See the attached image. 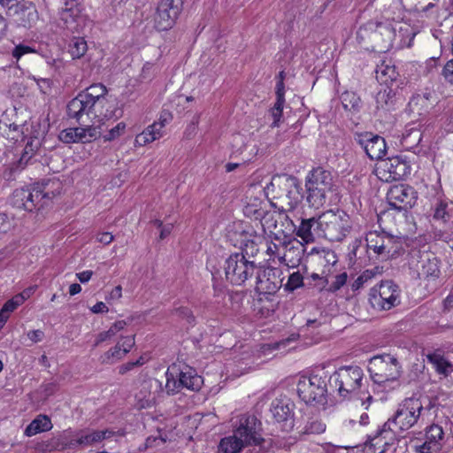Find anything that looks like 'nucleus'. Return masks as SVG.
Wrapping results in <instances>:
<instances>
[{
  "instance_id": "f257e3e1",
  "label": "nucleus",
  "mask_w": 453,
  "mask_h": 453,
  "mask_svg": "<svg viewBox=\"0 0 453 453\" xmlns=\"http://www.w3.org/2000/svg\"><path fill=\"white\" fill-rule=\"evenodd\" d=\"M330 389L343 399L358 398L367 410L373 397L365 388L364 372L357 365H346L329 375Z\"/></svg>"
},
{
  "instance_id": "f03ea898",
  "label": "nucleus",
  "mask_w": 453,
  "mask_h": 453,
  "mask_svg": "<svg viewBox=\"0 0 453 453\" xmlns=\"http://www.w3.org/2000/svg\"><path fill=\"white\" fill-rule=\"evenodd\" d=\"M336 191L332 173L321 166L311 170L305 179V201L310 207H323Z\"/></svg>"
},
{
  "instance_id": "7ed1b4c3",
  "label": "nucleus",
  "mask_w": 453,
  "mask_h": 453,
  "mask_svg": "<svg viewBox=\"0 0 453 453\" xmlns=\"http://www.w3.org/2000/svg\"><path fill=\"white\" fill-rule=\"evenodd\" d=\"M116 110L103 108L84 93H79L67 104V116L75 119L79 124L88 121L104 124L105 119L117 117Z\"/></svg>"
},
{
  "instance_id": "20e7f679",
  "label": "nucleus",
  "mask_w": 453,
  "mask_h": 453,
  "mask_svg": "<svg viewBox=\"0 0 453 453\" xmlns=\"http://www.w3.org/2000/svg\"><path fill=\"white\" fill-rule=\"evenodd\" d=\"M423 410L419 398H406L399 404L395 415L384 423L380 434L392 437V432L396 435L398 432L410 429L418 422Z\"/></svg>"
},
{
  "instance_id": "39448f33",
  "label": "nucleus",
  "mask_w": 453,
  "mask_h": 453,
  "mask_svg": "<svg viewBox=\"0 0 453 453\" xmlns=\"http://www.w3.org/2000/svg\"><path fill=\"white\" fill-rule=\"evenodd\" d=\"M330 389L329 374L323 369L310 376H302L296 385L298 396L306 404H325Z\"/></svg>"
},
{
  "instance_id": "423d86ee",
  "label": "nucleus",
  "mask_w": 453,
  "mask_h": 453,
  "mask_svg": "<svg viewBox=\"0 0 453 453\" xmlns=\"http://www.w3.org/2000/svg\"><path fill=\"white\" fill-rule=\"evenodd\" d=\"M319 237L330 242H341L352 230V221L349 214L342 210H329L318 218Z\"/></svg>"
},
{
  "instance_id": "0eeeda50",
  "label": "nucleus",
  "mask_w": 453,
  "mask_h": 453,
  "mask_svg": "<svg viewBox=\"0 0 453 453\" xmlns=\"http://www.w3.org/2000/svg\"><path fill=\"white\" fill-rule=\"evenodd\" d=\"M401 368L397 358L387 353L372 357L368 364L371 379L376 384L396 380L401 376Z\"/></svg>"
},
{
  "instance_id": "6e6552de",
  "label": "nucleus",
  "mask_w": 453,
  "mask_h": 453,
  "mask_svg": "<svg viewBox=\"0 0 453 453\" xmlns=\"http://www.w3.org/2000/svg\"><path fill=\"white\" fill-rule=\"evenodd\" d=\"M50 184V181H47L46 183L37 184L31 188L16 189L12 198L13 206L33 211L37 208V203H33V197H35V199L41 197V200H43L40 207L47 206L49 202L59 194V191L50 190L48 188Z\"/></svg>"
},
{
  "instance_id": "1a4fd4ad",
  "label": "nucleus",
  "mask_w": 453,
  "mask_h": 453,
  "mask_svg": "<svg viewBox=\"0 0 453 453\" xmlns=\"http://www.w3.org/2000/svg\"><path fill=\"white\" fill-rule=\"evenodd\" d=\"M257 267L254 261H250L245 255L234 253L225 261V275L231 284L241 286L252 277Z\"/></svg>"
},
{
  "instance_id": "9d476101",
  "label": "nucleus",
  "mask_w": 453,
  "mask_h": 453,
  "mask_svg": "<svg viewBox=\"0 0 453 453\" xmlns=\"http://www.w3.org/2000/svg\"><path fill=\"white\" fill-rule=\"evenodd\" d=\"M369 303L375 310H390L400 303L398 287L392 280L382 281L371 289Z\"/></svg>"
},
{
  "instance_id": "9b49d317",
  "label": "nucleus",
  "mask_w": 453,
  "mask_h": 453,
  "mask_svg": "<svg viewBox=\"0 0 453 453\" xmlns=\"http://www.w3.org/2000/svg\"><path fill=\"white\" fill-rule=\"evenodd\" d=\"M377 177L385 182L398 180L411 173V165L403 156H394L381 159L376 165Z\"/></svg>"
},
{
  "instance_id": "f8f14e48",
  "label": "nucleus",
  "mask_w": 453,
  "mask_h": 453,
  "mask_svg": "<svg viewBox=\"0 0 453 453\" xmlns=\"http://www.w3.org/2000/svg\"><path fill=\"white\" fill-rule=\"evenodd\" d=\"M262 424L254 415H242L234 433L246 446L260 445L264 441L262 437Z\"/></svg>"
},
{
  "instance_id": "ddd939ff",
  "label": "nucleus",
  "mask_w": 453,
  "mask_h": 453,
  "mask_svg": "<svg viewBox=\"0 0 453 453\" xmlns=\"http://www.w3.org/2000/svg\"><path fill=\"white\" fill-rule=\"evenodd\" d=\"M417 199L416 190L406 184L395 185L389 188L387 194L389 206L398 211H407L412 208Z\"/></svg>"
},
{
  "instance_id": "4468645a",
  "label": "nucleus",
  "mask_w": 453,
  "mask_h": 453,
  "mask_svg": "<svg viewBox=\"0 0 453 453\" xmlns=\"http://www.w3.org/2000/svg\"><path fill=\"white\" fill-rule=\"evenodd\" d=\"M354 140L372 160L380 161L386 155L385 139L379 134L371 132L356 133Z\"/></svg>"
},
{
  "instance_id": "2eb2a0df",
  "label": "nucleus",
  "mask_w": 453,
  "mask_h": 453,
  "mask_svg": "<svg viewBox=\"0 0 453 453\" xmlns=\"http://www.w3.org/2000/svg\"><path fill=\"white\" fill-rule=\"evenodd\" d=\"M183 7V0H161L155 21L159 30H167L174 24Z\"/></svg>"
},
{
  "instance_id": "dca6fc26",
  "label": "nucleus",
  "mask_w": 453,
  "mask_h": 453,
  "mask_svg": "<svg viewBox=\"0 0 453 453\" xmlns=\"http://www.w3.org/2000/svg\"><path fill=\"white\" fill-rule=\"evenodd\" d=\"M83 10L84 8L79 0H65L59 15L66 29L73 33L80 32L85 22Z\"/></svg>"
},
{
  "instance_id": "f3484780",
  "label": "nucleus",
  "mask_w": 453,
  "mask_h": 453,
  "mask_svg": "<svg viewBox=\"0 0 453 453\" xmlns=\"http://www.w3.org/2000/svg\"><path fill=\"white\" fill-rule=\"evenodd\" d=\"M7 15L13 19L14 22L24 27H30L38 19V12L35 6L29 2H18L12 4L7 11Z\"/></svg>"
},
{
  "instance_id": "a211bd4d",
  "label": "nucleus",
  "mask_w": 453,
  "mask_h": 453,
  "mask_svg": "<svg viewBox=\"0 0 453 453\" xmlns=\"http://www.w3.org/2000/svg\"><path fill=\"white\" fill-rule=\"evenodd\" d=\"M296 182V177L291 175H281L273 177L269 185L265 188L267 196H272L271 203L279 209V204L286 198V193Z\"/></svg>"
},
{
  "instance_id": "6ab92c4d",
  "label": "nucleus",
  "mask_w": 453,
  "mask_h": 453,
  "mask_svg": "<svg viewBox=\"0 0 453 453\" xmlns=\"http://www.w3.org/2000/svg\"><path fill=\"white\" fill-rule=\"evenodd\" d=\"M164 393L162 382L156 378H149L141 384V388L136 394L142 408H149L156 404Z\"/></svg>"
},
{
  "instance_id": "aec40b11",
  "label": "nucleus",
  "mask_w": 453,
  "mask_h": 453,
  "mask_svg": "<svg viewBox=\"0 0 453 453\" xmlns=\"http://www.w3.org/2000/svg\"><path fill=\"white\" fill-rule=\"evenodd\" d=\"M256 290L259 294L263 295H273L281 287L282 280L276 274V269H268L261 271L257 269L256 271Z\"/></svg>"
},
{
  "instance_id": "412c9836",
  "label": "nucleus",
  "mask_w": 453,
  "mask_h": 453,
  "mask_svg": "<svg viewBox=\"0 0 453 453\" xmlns=\"http://www.w3.org/2000/svg\"><path fill=\"white\" fill-rule=\"evenodd\" d=\"M293 406L288 399H274L271 403V412L276 422L282 424V429L293 427Z\"/></svg>"
},
{
  "instance_id": "4be33fe9",
  "label": "nucleus",
  "mask_w": 453,
  "mask_h": 453,
  "mask_svg": "<svg viewBox=\"0 0 453 453\" xmlns=\"http://www.w3.org/2000/svg\"><path fill=\"white\" fill-rule=\"evenodd\" d=\"M116 434V432L105 429L102 431L86 429L77 432L73 436V446L88 447L93 446L104 440L109 439Z\"/></svg>"
},
{
  "instance_id": "5701e85b",
  "label": "nucleus",
  "mask_w": 453,
  "mask_h": 453,
  "mask_svg": "<svg viewBox=\"0 0 453 453\" xmlns=\"http://www.w3.org/2000/svg\"><path fill=\"white\" fill-rule=\"evenodd\" d=\"M431 94L413 96L408 104V112L410 116L416 120H420L427 116L434 106V101L431 100Z\"/></svg>"
},
{
  "instance_id": "b1692460",
  "label": "nucleus",
  "mask_w": 453,
  "mask_h": 453,
  "mask_svg": "<svg viewBox=\"0 0 453 453\" xmlns=\"http://www.w3.org/2000/svg\"><path fill=\"white\" fill-rule=\"evenodd\" d=\"M241 249L239 254L245 255V257H254L260 250V245L264 243V238L256 234L252 228L243 229L241 233Z\"/></svg>"
},
{
  "instance_id": "393cba45",
  "label": "nucleus",
  "mask_w": 453,
  "mask_h": 453,
  "mask_svg": "<svg viewBox=\"0 0 453 453\" xmlns=\"http://www.w3.org/2000/svg\"><path fill=\"white\" fill-rule=\"evenodd\" d=\"M395 37V28L390 22H380L376 34L372 42L382 51L388 50Z\"/></svg>"
},
{
  "instance_id": "a878e982",
  "label": "nucleus",
  "mask_w": 453,
  "mask_h": 453,
  "mask_svg": "<svg viewBox=\"0 0 453 453\" xmlns=\"http://www.w3.org/2000/svg\"><path fill=\"white\" fill-rule=\"evenodd\" d=\"M422 135L421 125L412 121L405 127L401 140L402 146L407 150H413L420 143Z\"/></svg>"
},
{
  "instance_id": "bb28decb",
  "label": "nucleus",
  "mask_w": 453,
  "mask_h": 453,
  "mask_svg": "<svg viewBox=\"0 0 453 453\" xmlns=\"http://www.w3.org/2000/svg\"><path fill=\"white\" fill-rule=\"evenodd\" d=\"M381 431L382 427L378 429L373 435H368L367 437L365 444L371 453H383L387 446L393 444L395 440L396 435L393 432L392 437H386L384 434H380Z\"/></svg>"
},
{
  "instance_id": "cd10ccee",
  "label": "nucleus",
  "mask_w": 453,
  "mask_h": 453,
  "mask_svg": "<svg viewBox=\"0 0 453 453\" xmlns=\"http://www.w3.org/2000/svg\"><path fill=\"white\" fill-rule=\"evenodd\" d=\"M302 187L299 180L296 177V182L291 185V188L286 193V198L279 204V211L282 212L291 211L296 208L301 199L303 197L302 195Z\"/></svg>"
},
{
  "instance_id": "c85d7f7f",
  "label": "nucleus",
  "mask_w": 453,
  "mask_h": 453,
  "mask_svg": "<svg viewBox=\"0 0 453 453\" xmlns=\"http://www.w3.org/2000/svg\"><path fill=\"white\" fill-rule=\"evenodd\" d=\"M293 226H295L296 235L306 242H312L316 236L319 237V231L316 230L318 218L303 219L298 227L295 225Z\"/></svg>"
},
{
  "instance_id": "c756f323",
  "label": "nucleus",
  "mask_w": 453,
  "mask_h": 453,
  "mask_svg": "<svg viewBox=\"0 0 453 453\" xmlns=\"http://www.w3.org/2000/svg\"><path fill=\"white\" fill-rule=\"evenodd\" d=\"M376 79L380 84H384L389 88L395 81H396L399 73L395 65L386 64L385 62L379 65L376 68Z\"/></svg>"
},
{
  "instance_id": "7c9ffc66",
  "label": "nucleus",
  "mask_w": 453,
  "mask_h": 453,
  "mask_svg": "<svg viewBox=\"0 0 453 453\" xmlns=\"http://www.w3.org/2000/svg\"><path fill=\"white\" fill-rule=\"evenodd\" d=\"M53 425L50 418L46 415H38L32 422L26 427L25 435L31 437L39 433L48 432L51 430Z\"/></svg>"
},
{
  "instance_id": "2f4dec72",
  "label": "nucleus",
  "mask_w": 453,
  "mask_h": 453,
  "mask_svg": "<svg viewBox=\"0 0 453 453\" xmlns=\"http://www.w3.org/2000/svg\"><path fill=\"white\" fill-rule=\"evenodd\" d=\"M163 136V130L160 124L154 122L145 128L141 134L136 135L135 143L139 146H144Z\"/></svg>"
},
{
  "instance_id": "473e14b6",
  "label": "nucleus",
  "mask_w": 453,
  "mask_h": 453,
  "mask_svg": "<svg viewBox=\"0 0 453 453\" xmlns=\"http://www.w3.org/2000/svg\"><path fill=\"white\" fill-rule=\"evenodd\" d=\"M384 238L385 232L379 233L374 231L368 233L365 237L366 251L370 252L372 250L376 257H380L382 259L383 244L385 242Z\"/></svg>"
},
{
  "instance_id": "72a5a7b5",
  "label": "nucleus",
  "mask_w": 453,
  "mask_h": 453,
  "mask_svg": "<svg viewBox=\"0 0 453 453\" xmlns=\"http://www.w3.org/2000/svg\"><path fill=\"white\" fill-rule=\"evenodd\" d=\"M81 93H84L103 108H108L109 102L106 99L107 88L102 83L93 84Z\"/></svg>"
},
{
  "instance_id": "f704fd0d",
  "label": "nucleus",
  "mask_w": 453,
  "mask_h": 453,
  "mask_svg": "<svg viewBox=\"0 0 453 453\" xmlns=\"http://www.w3.org/2000/svg\"><path fill=\"white\" fill-rule=\"evenodd\" d=\"M427 360L430 364L433 365V367L439 374L447 377L453 372V364H451L441 354H429L427 355Z\"/></svg>"
},
{
  "instance_id": "c9c22d12",
  "label": "nucleus",
  "mask_w": 453,
  "mask_h": 453,
  "mask_svg": "<svg viewBox=\"0 0 453 453\" xmlns=\"http://www.w3.org/2000/svg\"><path fill=\"white\" fill-rule=\"evenodd\" d=\"M375 101L378 110L390 111L395 104V94L392 88H386L377 93Z\"/></svg>"
},
{
  "instance_id": "e433bc0d",
  "label": "nucleus",
  "mask_w": 453,
  "mask_h": 453,
  "mask_svg": "<svg viewBox=\"0 0 453 453\" xmlns=\"http://www.w3.org/2000/svg\"><path fill=\"white\" fill-rule=\"evenodd\" d=\"M246 446L233 433V435L224 437L218 446V453H238Z\"/></svg>"
},
{
  "instance_id": "4c0bfd02",
  "label": "nucleus",
  "mask_w": 453,
  "mask_h": 453,
  "mask_svg": "<svg viewBox=\"0 0 453 453\" xmlns=\"http://www.w3.org/2000/svg\"><path fill=\"white\" fill-rule=\"evenodd\" d=\"M180 376V383L182 384L183 388L191 391H198L203 383V378L195 373L191 369L187 372L181 371Z\"/></svg>"
},
{
  "instance_id": "58836bf2",
  "label": "nucleus",
  "mask_w": 453,
  "mask_h": 453,
  "mask_svg": "<svg viewBox=\"0 0 453 453\" xmlns=\"http://www.w3.org/2000/svg\"><path fill=\"white\" fill-rule=\"evenodd\" d=\"M384 239L382 259L387 260L398 253L402 248V242L399 238L387 233H385Z\"/></svg>"
},
{
  "instance_id": "ea45409f",
  "label": "nucleus",
  "mask_w": 453,
  "mask_h": 453,
  "mask_svg": "<svg viewBox=\"0 0 453 453\" xmlns=\"http://www.w3.org/2000/svg\"><path fill=\"white\" fill-rule=\"evenodd\" d=\"M88 50V44L83 37H73L69 42L68 52L73 59L82 58Z\"/></svg>"
},
{
  "instance_id": "a19ab883",
  "label": "nucleus",
  "mask_w": 453,
  "mask_h": 453,
  "mask_svg": "<svg viewBox=\"0 0 453 453\" xmlns=\"http://www.w3.org/2000/svg\"><path fill=\"white\" fill-rule=\"evenodd\" d=\"M47 447L50 450H64L67 449H74L73 439L67 434H60L53 437L48 441Z\"/></svg>"
},
{
  "instance_id": "79ce46f5",
  "label": "nucleus",
  "mask_w": 453,
  "mask_h": 453,
  "mask_svg": "<svg viewBox=\"0 0 453 453\" xmlns=\"http://www.w3.org/2000/svg\"><path fill=\"white\" fill-rule=\"evenodd\" d=\"M342 104L345 110L358 112L361 106L362 101L361 98L354 92H344L342 95Z\"/></svg>"
},
{
  "instance_id": "37998d69",
  "label": "nucleus",
  "mask_w": 453,
  "mask_h": 453,
  "mask_svg": "<svg viewBox=\"0 0 453 453\" xmlns=\"http://www.w3.org/2000/svg\"><path fill=\"white\" fill-rule=\"evenodd\" d=\"M126 326H127V323L124 320L116 321L107 331L98 334V335L96 336V342L94 343V347H96L99 344H101L102 342L111 339L119 331L122 330Z\"/></svg>"
},
{
  "instance_id": "c03bdc74",
  "label": "nucleus",
  "mask_w": 453,
  "mask_h": 453,
  "mask_svg": "<svg viewBox=\"0 0 453 453\" xmlns=\"http://www.w3.org/2000/svg\"><path fill=\"white\" fill-rule=\"evenodd\" d=\"M166 382L165 386V390L168 395H174L180 391V388H183L182 384H180V376L179 375V380H176V375L170 370L167 369L165 372Z\"/></svg>"
},
{
  "instance_id": "a18cd8bd",
  "label": "nucleus",
  "mask_w": 453,
  "mask_h": 453,
  "mask_svg": "<svg viewBox=\"0 0 453 453\" xmlns=\"http://www.w3.org/2000/svg\"><path fill=\"white\" fill-rule=\"evenodd\" d=\"M326 430V424L317 417H311L307 420L304 427L303 434H319Z\"/></svg>"
},
{
  "instance_id": "49530a36",
  "label": "nucleus",
  "mask_w": 453,
  "mask_h": 453,
  "mask_svg": "<svg viewBox=\"0 0 453 453\" xmlns=\"http://www.w3.org/2000/svg\"><path fill=\"white\" fill-rule=\"evenodd\" d=\"M380 22L368 21L361 26L357 33V37L360 40L369 38L372 41L374 34H376Z\"/></svg>"
},
{
  "instance_id": "de8ad7c7",
  "label": "nucleus",
  "mask_w": 453,
  "mask_h": 453,
  "mask_svg": "<svg viewBox=\"0 0 453 453\" xmlns=\"http://www.w3.org/2000/svg\"><path fill=\"white\" fill-rule=\"evenodd\" d=\"M422 274L426 277H438L440 273L439 261L436 257L422 260Z\"/></svg>"
},
{
  "instance_id": "09e8293b",
  "label": "nucleus",
  "mask_w": 453,
  "mask_h": 453,
  "mask_svg": "<svg viewBox=\"0 0 453 453\" xmlns=\"http://www.w3.org/2000/svg\"><path fill=\"white\" fill-rule=\"evenodd\" d=\"M126 354L121 349L120 342L110 349L104 356L101 357L102 363L111 364L113 360L121 359Z\"/></svg>"
},
{
  "instance_id": "8fccbe9b",
  "label": "nucleus",
  "mask_w": 453,
  "mask_h": 453,
  "mask_svg": "<svg viewBox=\"0 0 453 453\" xmlns=\"http://www.w3.org/2000/svg\"><path fill=\"white\" fill-rule=\"evenodd\" d=\"M261 202L259 200H255L254 203H248L244 207V214L248 217L254 218L255 219H260L264 218L265 211L259 206Z\"/></svg>"
},
{
  "instance_id": "3c124183",
  "label": "nucleus",
  "mask_w": 453,
  "mask_h": 453,
  "mask_svg": "<svg viewBox=\"0 0 453 453\" xmlns=\"http://www.w3.org/2000/svg\"><path fill=\"white\" fill-rule=\"evenodd\" d=\"M448 203L445 201H438L434 207L433 219L435 220L446 222L449 219V213L447 211Z\"/></svg>"
},
{
  "instance_id": "603ef678",
  "label": "nucleus",
  "mask_w": 453,
  "mask_h": 453,
  "mask_svg": "<svg viewBox=\"0 0 453 453\" xmlns=\"http://www.w3.org/2000/svg\"><path fill=\"white\" fill-rule=\"evenodd\" d=\"M443 430L441 426L438 425H432L427 427L426 431V439L429 441H434V443H441L443 439Z\"/></svg>"
},
{
  "instance_id": "864d4df0",
  "label": "nucleus",
  "mask_w": 453,
  "mask_h": 453,
  "mask_svg": "<svg viewBox=\"0 0 453 453\" xmlns=\"http://www.w3.org/2000/svg\"><path fill=\"white\" fill-rule=\"evenodd\" d=\"M284 104L285 101L276 100L274 105L269 110V114L273 119V123L271 125L273 127H279L280 119L282 117Z\"/></svg>"
},
{
  "instance_id": "5fc2aeb1",
  "label": "nucleus",
  "mask_w": 453,
  "mask_h": 453,
  "mask_svg": "<svg viewBox=\"0 0 453 453\" xmlns=\"http://www.w3.org/2000/svg\"><path fill=\"white\" fill-rule=\"evenodd\" d=\"M303 285V277L299 272L293 273L289 275L288 282L285 284V289L293 292L296 288Z\"/></svg>"
},
{
  "instance_id": "6e6d98bb",
  "label": "nucleus",
  "mask_w": 453,
  "mask_h": 453,
  "mask_svg": "<svg viewBox=\"0 0 453 453\" xmlns=\"http://www.w3.org/2000/svg\"><path fill=\"white\" fill-rule=\"evenodd\" d=\"M441 449V443H434V441H429L426 439L422 444L416 446V451L419 453H437Z\"/></svg>"
},
{
  "instance_id": "4d7b16f0",
  "label": "nucleus",
  "mask_w": 453,
  "mask_h": 453,
  "mask_svg": "<svg viewBox=\"0 0 453 453\" xmlns=\"http://www.w3.org/2000/svg\"><path fill=\"white\" fill-rule=\"evenodd\" d=\"M92 125H88V122L83 124L86 127H84L88 142L96 140L97 137L101 135L100 125L98 123H94V121H90Z\"/></svg>"
},
{
  "instance_id": "13d9d810",
  "label": "nucleus",
  "mask_w": 453,
  "mask_h": 453,
  "mask_svg": "<svg viewBox=\"0 0 453 453\" xmlns=\"http://www.w3.org/2000/svg\"><path fill=\"white\" fill-rule=\"evenodd\" d=\"M58 138L65 143H74L77 138V133L74 127L66 128L60 132Z\"/></svg>"
},
{
  "instance_id": "bf43d9fd",
  "label": "nucleus",
  "mask_w": 453,
  "mask_h": 453,
  "mask_svg": "<svg viewBox=\"0 0 453 453\" xmlns=\"http://www.w3.org/2000/svg\"><path fill=\"white\" fill-rule=\"evenodd\" d=\"M373 273L371 270L365 271L361 275H359L352 283L351 288L353 291H357L360 289L364 284L373 276Z\"/></svg>"
},
{
  "instance_id": "052dcab7",
  "label": "nucleus",
  "mask_w": 453,
  "mask_h": 453,
  "mask_svg": "<svg viewBox=\"0 0 453 453\" xmlns=\"http://www.w3.org/2000/svg\"><path fill=\"white\" fill-rule=\"evenodd\" d=\"M126 124L124 122L118 123L107 134L104 136V141H112L116 139L124 132Z\"/></svg>"
},
{
  "instance_id": "680f3d73",
  "label": "nucleus",
  "mask_w": 453,
  "mask_h": 453,
  "mask_svg": "<svg viewBox=\"0 0 453 453\" xmlns=\"http://www.w3.org/2000/svg\"><path fill=\"white\" fill-rule=\"evenodd\" d=\"M348 279V275L346 273H340L334 277V280L329 287V290L332 292H335L339 290L342 286L345 285Z\"/></svg>"
},
{
  "instance_id": "e2e57ef3",
  "label": "nucleus",
  "mask_w": 453,
  "mask_h": 453,
  "mask_svg": "<svg viewBox=\"0 0 453 453\" xmlns=\"http://www.w3.org/2000/svg\"><path fill=\"white\" fill-rule=\"evenodd\" d=\"M30 52H34V50L31 47L24 44H19L13 49L12 54L14 58L19 60L22 56Z\"/></svg>"
},
{
  "instance_id": "0e129e2a",
  "label": "nucleus",
  "mask_w": 453,
  "mask_h": 453,
  "mask_svg": "<svg viewBox=\"0 0 453 453\" xmlns=\"http://www.w3.org/2000/svg\"><path fill=\"white\" fill-rule=\"evenodd\" d=\"M442 75L448 82L453 85V58L448 61L444 65Z\"/></svg>"
},
{
  "instance_id": "69168bd1",
  "label": "nucleus",
  "mask_w": 453,
  "mask_h": 453,
  "mask_svg": "<svg viewBox=\"0 0 453 453\" xmlns=\"http://www.w3.org/2000/svg\"><path fill=\"white\" fill-rule=\"evenodd\" d=\"M176 313L179 317L186 319L187 321L191 324L195 321V317L192 311L187 307H180L176 310Z\"/></svg>"
},
{
  "instance_id": "338daca9",
  "label": "nucleus",
  "mask_w": 453,
  "mask_h": 453,
  "mask_svg": "<svg viewBox=\"0 0 453 453\" xmlns=\"http://www.w3.org/2000/svg\"><path fill=\"white\" fill-rule=\"evenodd\" d=\"M134 345V336L124 337V338H122L121 342H120L121 349L125 354H127L131 350V349Z\"/></svg>"
},
{
  "instance_id": "774afa93",
  "label": "nucleus",
  "mask_w": 453,
  "mask_h": 453,
  "mask_svg": "<svg viewBox=\"0 0 453 453\" xmlns=\"http://www.w3.org/2000/svg\"><path fill=\"white\" fill-rule=\"evenodd\" d=\"M173 119V115L170 111H164L161 112L158 121H155L157 124H160V127H163Z\"/></svg>"
}]
</instances>
